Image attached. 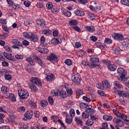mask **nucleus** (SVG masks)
Here are the masks:
<instances>
[{"mask_svg":"<svg viewBox=\"0 0 129 129\" xmlns=\"http://www.w3.org/2000/svg\"><path fill=\"white\" fill-rule=\"evenodd\" d=\"M83 99H84V100H85V101H86L87 102H90V101H91V99H90V98H88L85 96H84L83 97Z\"/></svg>","mask_w":129,"mask_h":129,"instance_id":"obj_54","label":"nucleus"},{"mask_svg":"<svg viewBox=\"0 0 129 129\" xmlns=\"http://www.w3.org/2000/svg\"><path fill=\"white\" fill-rule=\"evenodd\" d=\"M34 116L35 117H37V118L40 117V112H39V111H35L34 112Z\"/></svg>","mask_w":129,"mask_h":129,"instance_id":"obj_56","label":"nucleus"},{"mask_svg":"<svg viewBox=\"0 0 129 129\" xmlns=\"http://www.w3.org/2000/svg\"><path fill=\"white\" fill-rule=\"evenodd\" d=\"M30 81L31 83L29 86L30 89L33 91H34V92L38 91V88H37L36 85L37 86H41V85H42L40 79L37 77H33L30 79Z\"/></svg>","mask_w":129,"mask_h":129,"instance_id":"obj_1","label":"nucleus"},{"mask_svg":"<svg viewBox=\"0 0 129 129\" xmlns=\"http://www.w3.org/2000/svg\"><path fill=\"white\" fill-rule=\"evenodd\" d=\"M70 116H71V117H73V116H74V115H75V112L74 111V109H71L70 110Z\"/></svg>","mask_w":129,"mask_h":129,"instance_id":"obj_51","label":"nucleus"},{"mask_svg":"<svg viewBox=\"0 0 129 129\" xmlns=\"http://www.w3.org/2000/svg\"><path fill=\"white\" fill-rule=\"evenodd\" d=\"M96 87L98 88L99 89H102L103 90H104V89L103 88V84H97Z\"/></svg>","mask_w":129,"mask_h":129,"instance_id":"obj_46","label":"nucleus"},{"mask_svg":"<svg viewBox=\"0 0 129 129\" xmlns=\"http://www.w3.org/2000/svg\"><path fill=\"white\" fill-rule=\"evenodd\" d=\"M76 94L78 96H80V95H82V94H83V91L81 89H78L76 91Z\"/></svg>","mask_w":129,"mask_h":129,"instance_id":"obj_40","label":"nucleus"},{"mask_svg":"<svg viewBox=\"0 0 129 129\" xmlns=\"http://www.w3.org/2000/svg\"><path fill=\"white\" fill-rule=\"evenodd\" d=\"M51 42L54 45H57L60 43L59 38H53L51 40Z\"/></svg>","mask_w":129,"mask_h":129,"instance_id":"obj_22","label":"nucleus"},{"mask_svg":"<svg viewBox=\"0 0 129 129\" xmlns=\"http://www.w3.org/2000/svg\"><path fill=\"white\" fill-rule=\"evenodd\" d=\"M54 77L55 76H54V75L51 74L50 75L47 76L45 79H46V80H47V81H50V80H52V79H53Z\"/></svg>","mask_w":129,"mask_h":129,"instance_id":"obj_33","label":"nucleus"},{"mask_svg":"<svg viewBox=\"0 0 129 129\" xmlns=\"http://www.w3.org/2000/svg\"><path fill=\"white\" fill-rule=\"evenodd\" d=\"M69 24L71 25V26H76L77 25V20H71L69 22Z\"/></svg>","mask_w":129,"mask_h":129,"instance_id":"obj_31","label":"nucleus"},{"mask_svg":"<svg viewBox=\"0 0 129 129\" xmlns=\"http://www.w3.org/2000/svg\"><path fill=\"white\" fill-rule=\"evenodd\" d=\"M36 50L43 54H48L49 53V50L45 47H38L36 48Z\"/></svg>","mask_w":129,"mask_h":129,"instance_id":"obj_8","label":"nucleus"},{"mask_svg":"<svg viewBox=\"0 0 129 129\" xmlns=\"http://www.w3.org/2000/svg\"><path fill=\"white\" fill-rule=\"evenodd\" d=\"M117 73L119 74L117 79L120 81H125V76L126 75V71L122 68H119L117 69Z\"/></svg>","mask_w":129,"mask_h":129,"instance_id":"obj_2","label":"nucleus"},{"mask_svg":"<svg viewBox=\"0 0 129 129\" xmlns=\"http://www.w3.org/2000/svg\"><path fill=\"white\" fill-rule=\"evenodd\" d=\"M64 63L68 66H71L72 64V61L71 59H67L65 60Z\"/></svg>","mask_w":129,"mask_h":129,"instance_id":"obj_44","label":"nucleus"},{"mask_svg":"<svg viewBox=\"0 0 129 129\" xmlns=\"http://www.w3.org/2000/svg\"><path fill=\"white\" fill-rule=\"evenodd\" d=\"M12 42L14 44V45H17L18 46H20V47H23V44L21 43L19 40L17 39H13L12 40Z\"/></svg>","mask_w":129,"mask_h":129,"instance_id":"obj_19","label":"nucleus"},{"mask_svg":"<svg viewBox=\"0 0 129 129\" xmlns=\"http://www.w3.org/2000/svg\"><path fill=\"white\" fill-rule=\"evenodd\" d=\"M33 114H34L33 111H27L24 114V116L25 118H23V120H27V119H31L32 117H33Z\"/></svg>","mask_w":129,"mask_h":129,"instance_id":"obj_6","label":"nucleus"},{"mask_svg":"<svg viewBox=\"0 0 129 129\" xmlns=\"http://www.w3.org/2000/svg\"><path fill=\"white\" fill-rule=\"evenodd\" d=\"M48 105V102H47V100H42L41 101V105L42 107H45V106Z\"/></svg>","mask_w":129,"mask_h":129,"instance_id":"obj_35","label":"nucleus"},{"mask_svg":"<svg viewBox=\"0 0 129 129\" xmlns=\"http://www.w3.org/2000/svg\"><path fill=\"white\" fill-rule=\"evenodd\" d=\"M114 123H116L119 126H123V122L118 118H114L113 119Z\"/></svg>","mask_w":129,"mask_h":129,"instance_id":"obj_11","label":"nucleus"},{"mask_svg":"<svg viewBox=\"0 0 129 129\" xmlns=\"http://www.w3.org/2000/svg\"><path fill=\"white\" fill-rule=\"evenodd\" d=\"M75 14L76 16H79L80 17H82V16H84V15H85V13L84 11L79 10H76L75 11Z\"/></svg>","mask_w":129,"mask_h":129,"instance_id":"obj_15","label":"nucleus"},{"mask_svg":"<svg viewBox=\"0 0 129 129\" xmlns=\"http://www.w3.org/2000/svg\"><path fill=\"white\" fill-rule=\"evenodd\" d=\"M90 61L91 63L90 67L91 68H94V67H96V66H97V64H96V63L99 62L98 57L96 55L92 56L91 57Z\"/></svg>","mask_w":129,"mask_h":129,"instance_id":"obj_3","label":"nucleus"},{"mask_svg":"<svg viewBox=\"0 0 129 129\" xmlns=\"http://www.w3.org/2000/svg\"><path fill=\"white\" fill-rule=\"evenodd\" d=\"M125 81L126 86L129 88V78H125Z\"/></svg>","mask_w":129,"mask_h":129,"instance_id":"obj_64","label":"nucleus"},{"mask_svg":"<svg viewBox=\"0 0 129 129\" xmlns=\"http://www.w3.org/2000/svg\"><path fill=\"white\" fill-rule=\"evenodd\" d=\"M39 22H40V23H39L37 22V24L38 25H40L41 28H45V27H46V25L45 24V21L39 20Z\"/></svg>","mask_w":129,"mask_h":129,"instance_id":"obj_36","label":"nucleus"},{"mask_svg":"<svg viewBox=\"0 0 129 129\" xmlns=\"http://www.w3.org/2000/svg\"><path fill=\"white\" fill-rule=\"evenodd\" d=\"M5 117V114L0 113V124L4 123V118Z\"/></svg>","mask_w":129,"mask_h":129,"instance_id":"obj_48","label":"nucleus"},{"mask_svg":"<svg viewBox=\"0 0 129 129\" xmlns=\"http://www.w3.org/2000/svg\"><path fill=\"white\" fill-rule=\"evenodd\" d=\"M73 28L74 30L75 31H77V32H81V30L80 29V28L78 26H73Z\"/></svg>","mask_w":129,"mask_h":129,"instance_id":"obj_59","label":"nucleus"},{"mask_svg":"<svg viewBox=\"0 0 129 129\" xmlns=\"http://www.w3.org/2000/svg\"><path fill=\"white\" fill-rule=\"evenodd\" d=\"M4 57L8 59V60H10L11 61H14V56L11 53H9L8 52H4L3 53Z\"/></svg>","mask_w":129,"mask_h":129,"instance_id":"obj_10","label":"nucleus"},{"mask_svg":"<svg viewBox=\"0 0 129 129\" xmlns=\"http://www.w3.org/2000/svg\"><path fill=\"white\" fill-rule=\"evenodd\" d=\"M23 36L25 38H27V39H30V38H31V35H30V34H29L28 33H27V32H24L23 33Z\"/></svg>","mask_w":129,"mask_h":129,"instance_id":"obj_53","label":"nucleus"},{"mask_svg":"<svg viewBox=\"0 0 129 129\" xmlns=\"http://www.w3.org/2000/svg\"><path fill=\"white\" fill-rule=\"evenodd\" d=\"M48 101L51 105H53V104H54V100H53V98L51 96H49L48 98Z\"/></svg>","mask_w":129,"mask_h":129,"instance_id":"obj_43","label":"nucleus"},{"mask_svg":"<svg viewBox=\"0 0 129 129\" xmlns=\"http://www.w3.org/2000/svg\"><path fill=\"white\" fill-rule=\"evenodd\" d=\"M75 121H76L78 125H80V126H82V125H83L82 119L79 117H76L75 118Z\"/></svg>","mask_w":129,"mask_h":129,"instance_id":"obj_12","label":"nucleus"},{"mask_svg":"<svg viewBox=\"0 0 129 129\" xmlns=\"http://www.w3.org/2000/svg\"><path fill=\"white\" fill-rule=\"evenodd\" d=\"M60 96L62 97V98H65V97H68V93H66V91L61 90L59 92V93Z\"/></svg>","mask_w":129,"mask_h":129,"instance_id":"obj_17","label":"nucleus"},{"mask_svg":"<svg viewBox=\"0 0 129 129\" xmlns=\"http://www.w3.org/2000/svg\"><path fill=\"white\" fill-rule=\"evenodd\" d=\"M24 5L25 7H27V8H29V6L31 5V2L29 1H25L24 2Z\"/></svg>","mask_w":129,"mask_h":129,"instance_id":"obj_57","label":"nucleus"},{"mask_svg":"<svg viewBox=\"0 0 129 129\" xmlns=\"http://www.w3.org/2000/svg\"><path fill=\"white\" fill-rule=\"evenodd\" d=\"M34 59L35 60V61L38 63H39V64L40 66H45V64H44L43 63V62H42V60H41V59H40V58H39L37 56H35L34 57Z\"/></svg>","mask_w":129,"mask_h":129,"instance_id":"obj_16","label":"nucleus"},{"mask_svg":"<svg viewBox=\"0 0 129 129\" xmlns=\"http://www.w3.org/2000/svg\"><path fill=\"white\" fill-rule=\"evenodd\" d=\"M103 119H104V120L110 121V120H111L112 119V116H108L107 115H104L103 116Z\"/></svg>","mask_w":129,"mask_h":129,"instance_id":"obj_27","label":"nucleus"},{"mask_svg":"<svg viewBox=\"0 0 129 129\" xmlns=\"http://www.w3.org/2000/svg\"><path fill=\"white\" fill-rule=\"evenodd\" d=\"M86 123H87V125H89L90 126L92 125V124H93V123H94V122L92 121L88 120L87 121H86Z\"/></svg>","mask_w":129,"mask_h":129,"instance_id":"obj_58","label":"nucleus"},{"mask_svg":"<svg viewBox=\"0 0 129 129\" xmlns=\"http://www.w3.org/2000/svg\"><path fill=\"white\" fill-rule=\"evenodd\" d=\"M78 56L79 57H83V56H85V52L83 51L82 50H80L78 53H77Z\"/></svg>","mask_w":129,"mask_h":129,"instance_id":"obj_30","label":"nucleus"},{"mask_svg":"<svg viewBox=\"0 0 129 129\" xmlns=\"http://www.w3.org/2000/svg\"><path fill=\"white\" fill-rule=\"evenodd\" d=\"M86 112H83L82 114V118H88L89 117V114H87L86 113Z\"/></svg>","mask_w":129,"mask_h":129,"instance_id":"obj_42","label":"nucleus"},{"mask_svg":"<svg viewBox=\"0 0 129 129\" xmlns=\"http://www.w3.org/2000/svg\"><path fill=\"white\" fill-rule=\"evenodd\" d=\"M88 17L91 20H95V15L91 12L88 13Z\"/></svg>","mask_w":129,"mask_h":129,"instance_id":"obj_28","label":"nucleus"},{"mask_svg":"<svg viewBox=\"0 0 129 129\" xmlns=\"http://www.w3.org/2000/svg\"><path fill=\"white\" fill-rule=\"evenodd\" d=\"M96 46L98 47L100 49H101L102 50H103L104 48V45H102L101 43L100 42H96L95 43Z\"/></svg>","mask_w":129,"mask_h":129,"instance_id":"obj_29","label":"nucleus"},{"mask_svg":"<svg viewBox=\"0 0 129 129\" xmlns=\"http://www.w3.org/2000/svg\"><path fill=\"white\" fill-rule=\"evenodd\" d=\"M5 78L6 80H11L12 76L10 75H5Z\"/></svg>","mask_w":129,"mask_h":129,"instance_id":"obj_55","label":"nucleus"},{"mask_svg":"<svg viewBox=\"0 0 129 129\" xmlns=\"http://www.w3.org/2000/svg\"><path fill=\"white\" fill-rule=\"evenodd\" d=\"M118 117L119 118H121V119H123V120L125 122L127 117H126V115L125 114L120 113V114Z\"/></svg>","mask_w":129,"mask_h":129,"instance_id":"obj_25","label":"nucleus"},{"mask_svg":"<svg viewBox=\"0 0 129 129\" xmlns=\"http://www.w3.org/2000/svg\"><path fill=\"white\" fill-rule=\"evenodd\" d=\"M18 111H25V107L22 106L18 108Z\"/></svg>","mask_w":129,"mask_h":129,"instance_id":"obj_60","label":"nucleus"},{"mask_svg":"<svg viewBox=\"0 0 129 129\" xmlns=\"http://www.w3.org/2000/svg\"><path fill=\"white\" fill-rule=\"evenodd\" d=\"M1 91L3 93H7L8 92V87L6 86H3L1 88Z\"/></svg>","mask_w":129,"mask_h":129,"instance_id":"obj_38","label":"nucleus"},{"mask_svg":"<svg viewBox=\"0 0 129 129\" xmlns=\"http://www.w3.org/2000/svg\"><path fill=\"white\" fill-rule=\"evenodd\" d=\"M9 98L11 100V101H13V102H15L17 101L16 97H15V95H14L13 94H10L9 95Z\"/></svg>","mask_w":129,"mask_h":129,"instance_id":"obj_26","label":"nucleus"},{"mask_svg":"<svg viewBox=\"0 0 129 129\" xmlns=\"http://www.w3.org/2000/svg\"><path fill=\"white\" fill-rule=\"evenodd\" d=\"M103 87L104 89H106V88H109L110 87V85L108 83V82L107 81L103 82Z\"/></svg>","mask_w":129,"mask_h":129,"instance_id":"obj_23","label":"nucleus"},{"mask_svg":"<svg viewBox=\"0 0 129 129\" xmlns=\"http://www.w3.org/2000/svg\"><path fill=\"white\" fill-rule=\"evenodd\" d=\"M100 129H108L107 122L103 123L102 124V127L100 128Z\"/></svg>","mask_w":129,"mask_h":129,"instance_id":"obj_41","label":"nucleus"},{"mask_svg":"<svg viewBox=\"0 0 129 129\" xmlns=\"http://www.w3.org/2000/svg\"><path fill=\"white\" fill-rule=\"evenodd\" d=\"M121 3L122 4V5H124V6H127V7H129L128 0H121Z\"/></svg>","mask_w":129,"mask_h":129,"instance_id":"obj_34","label":"nucleus"},{"mask_svg":"<svg viewBox=\"0 0 129 129\" xmlns=\"http://www.w3.org/2000/svg\"><path fill=\"white\" fill-rule=\"evenodd\" d=\"M36 7L39 9H43V8H44V4L41 3H38L36 4Z\"/></svg>","mask_w":129,"mask_h":129,"instance_id":"obj_50","label":"nucleus"},{"mask_svg":"<svg viewBox=\"0 0 129 129\" xmlns=\"http://www.w3.org/2000/svg\"><path fill=\"white\" fill-rule=\"evenodd\" d=\"M72 80L75 83H77V84H80L81 82V77H80V75L79 74H75V73H73Z\"/></svg>","mask_w":129,"mask_h":129,"instance_id":"obj_5","label":"nucleus"},{"mask_svg":"<svg viewBox=\"0 0 129 129\" xmlns=\"http://www.w3.org/2000/svg\"><path fill=\"white\" fill-rule=\"evenodd\" d=\"M23 45H24V46H29L30 45V42L27 40H24L22 41Z\"/></svg>","mask_w":129,"mask_h":129,"instance_id":"obj_61","label":"nucleus"},{"mask_svg":"<svg viewBox=\"0 0 129 129\" xmlns=\"http://www.w3.org/2000/svg\"><path fill=\"white\" fill-rule=\"evenodd\" d=\"M90 118L92 119V120H96L97 121L98 120V118L96 116H90Z\"/></svg>","mask_w":129,"mask_h":129,"instance_id":"obj_63","label":"nucleus"},{"mask_svg":"<svg viewBox=\"0 0 129 129\" xmlns=\"http://www.w3.org/2000/svg\"><path fill=\"white\" fill-rule=\"evenodd\" d=\"M51 119L54 121V122H57V121H58L59 118L57 117L56 116H51Z\"/></svg>","mask_w":129,"mask_h":129,"instance_id":"obj_49","label":"nucleus"},{"mask_svg":"<svg viewBox=\"0 0 129 129\" xmlns=\"http://www.w3.org/2000/svg\"><path fill=\"white\" fill-rule=\"evenodd\" d=\"M40 41H41V46L43 47L44 43H45V37H44L43 36H42L40 39Z\"/></svg>","mask_w":129,"mask_h":129,"instance_id":"obj_52","label":"nucleus"},{"mask_svg":"<svg viewBox=\"0 0 129 129\" xmlns=\"http://www.w3.org/2000/svg\"><path fill=\"white\" fill-rule=\"evenodd\" d=\"M63 15H64L66 17H71V12L69 11H66L63 12Z\"/></svg>","mask_w":129,"mask_h":129,"instance_id":"obj_45","label":"nucleus"},{"mask_svg":"<svg viewBox=\"0 0 129 129\" xmlns=\"http://www.w3.org/2000/svg\"><path fill=\"white\" fill-rule=\"evenodd\" d=\"M90 39L93 41V42H96V41H97V37H96V36H91Z\"/></svg>","mask_w":129,"mask_h":129,"instance_id":"obj_62","label":"nucleus"},{"mask_svg":"<svg viewBox=\"0 0 129 129\" xmlns=\"http://www.w3.org/2000/svg\"><path fill=\"white\" fill-rule=\"evenodd\" d=\"M42 34H44L45 36H50L52 34V31L48 29H44L42 30Z\"/></svg>","mask_w":129,"mask_h":129,"instance_id":"obj_24","label":"nucleus"},{"mask_svg":"<svg viewBox=\"0 0 129 129\" xmlns=\"http://www.w3.org/2000/svg\"><path fill=\"white\" fill-rule=\"evenodd\" d=\"M79 106H80V107H81V108L84 109L86 108V107H87V104H86L85 103H81L79 104Z\"/></svg>","mask_w":129,"mask_h":129,"instance_id":"obj_39","label":"nucleus"},{"mask_svg":"<svg viewBox=\"0 0 129 129\" xmlns=\"http://www.w3.org/2000/svg\"><path fill=\"white\" fill-rule=\"evenodd\" d=\"M114 85H115V88H116V89H117V88L119 89L122 87V85H121L119 82L117 81H114Z\"/></svg>","mask_w":129,"mask_h":129,"instance_id":"obj_20","label":"nucleus"},{"mask_svg":"<svg viewBox=\"0 0 129 129\" xmlns=\"http://www.w3.org/2000/svg\"><path fill=\"white\" fill-rule=\"evenodd\" d=\"M18 95L22 99H27L29 97V93L20 89L18 90Z\"/></svg>","mask_w":129,"mask_h":129,"instance_id":"obj_4","label":"nucleus"},{"mask_svg":"<svg viewBox=\"0 0 129 129\" xmlns=\"http://www.w3.org/2000/svg\"><path fill=\"white\" fill-rule=\"evenodd\" d=\"M26 61H28L30 65H35V61L32 59V58L28 57L26 58Z\"/></svg>","mask_w":129,"mask_h":129,"instance_id":"obj_32","label":"nucleus"},{"mask_svg":"<svg viewBox=\"0 0 129 129\" xmlns=\"http://www.w3.org/2000/svg\"><path fill=\"white\" fill-rule=\"evenodd\" d=\"M47 59L49 61H52V63H55L58 60V57L54 54H51L47 57Z\"/></svg>","mask_w":129,"mask_h":129,"instance_id":"obj_7","label":"nucleus"},{"mask_svg":"<svg viewBox=\"0 0 129 129\" xmlns=\"http://www.w3.org/2000/svg\"><path fill=\"white\" fill-rule=\"evenodd\" d=\"M30 39H31L33 42H37V41L39 40V37H38L37 35L32 33L30 34Z\"/></svg>","mask_w":129,"mask_h":129,"instance_id":"obj_14","label":"nucleus"},{"mask_svg":"<svg viewBox=\"0 0 129 129\" xmlns=\"http://www.w3.org/2000/svg\"><path fill=\"white\" fill-rule=\"evenodd\" d=\"M72 121H73L72 118H70L69 115L67 114L66 118V122H67V123H68V124H71V123H72Z\"/></svg>","mask_w":129,"mask_h":129,"instance_id":"obj_18","label":"nucleus"},{"mask_svg":"<svg viewBox=\"0 0 129 129\" xmlns=\"http://www.w3.org/2000/svg\"><path fill=\"white\" fill-rule=\"evenodd\" d=\"M107 68L110 71H115L116 70V66L114 64L109 63L107 66Z\"/></svg>","mask_w":129,"mask_h":129,"instance_id":"obj_13","label":"nucleus"},{"mask_svg":"<svg viewBox=\"0 0 129 129\" xmlns=\"http://www.w3.org/2000/svg\"><path fill=\"white\" fill-rule=\"evenodd\" d=\"M104 43H106V44H111V43H112V40L108 38H106L104 40Z\"/></svg>","mask_w":129,"mask_h":129,"instance_id":"obj_47","label":"nucleus"},{"mask_svg":"<svg viewBox=\"0 0 129 129\" xmlns=\"http://www.w3.org/2000/svg\"><path fill=\"white\" fill-rule=\"evenodd\" d=\"M112 38L115 40H122L123 36L121 34L115 33L112 35Z\"/></svg>","mask_w":129,"mask_h":129,"instance_id":"obj_9","label":"nucleus"},{"mask_svg":"<svg viewBox=\"0 0 129 129\" xmlns=\"http://www.w3.org/2000/svg\"><path fill=\"white\" fill-rule=\"evenodd\" d=\"M85 28L87 31L88 32H91V33H93L94 31H95V28L93 26H86Z\"/></svg>","mask_w":129,"mask_h":129,"instance_id":"obj_21","label":"nucleus"},{"mask_svg":"<svg viewBox=\"0 0 129 129\" xmlns=\"http://www.w3.org/2000/svg\"><path fill=\"white\" fill-rule=\"evenodd\" d=\"M46 8H47L48 10H52V9H53V4L51 2H48L46 4Z\"/></svg>","mask_w":129,"mask_h":129,"instance_id":"obj_37","label":"nucleus"}]
</instances>
